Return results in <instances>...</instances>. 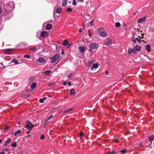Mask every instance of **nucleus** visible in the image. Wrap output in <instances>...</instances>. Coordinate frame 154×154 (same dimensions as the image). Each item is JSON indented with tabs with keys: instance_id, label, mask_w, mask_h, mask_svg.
Listing matches in <instances>:
<instances>
[{
	"instance_id": "1",
	"label": "nucleus",
	"mask_w": 154,
	"mask_h": 154,
	"mask_svg": "<svg viewBox=\"0 0 154 154\" xmlns=\"http://www.w3.org/2000/svg\"><path fill=\"white\" fill-rule=\"evenodd\" d=\"M141 47L138 45H137L136 47H134L132 49L129 48L128 51V54L136 53V51H139L140 50Z\"/></svg>"
},
{
	"instance_id": "2",
	"label": "nucleus",
	"mask_w": 154,
	"mask_h": 154,
	"mask_svg": "<svg viewBox=\"0 0 154 154\" xmlns=\"http://www.w3.org/2000/svg\"><path fill=\"white\" fill-rule=\"evenodd\" d=\"M97 31L99 34L100 36L103 37L106 36L107 33L103 28H100L98 29Z\"/></svg>"
},
{
	"instance_id": "3",
	"label": "nucleus",
	"mask_w": 154,
	"mask_h": 154,
	"mask_svg": "<svg viewBox=\"0 0 154 154\" xmlns=\"http://www.w3.org/2000/svg\"><path fill=\"white\" fill-rule=\"evenodd\" d=\"M26 128L29 129V131H31L33 128L35 127L34 125L29 121L26 122Z\"/></svg>"
},
{
	"instance_id": "4",
	"label": "nucleus",
	"mask_w": 154,
	"mask_h": 154,
	"mask_svg": "<svg viewBox=\"0 0 154 154\" xmlns=\"http://www.w3.org/2000/svg\"><path fill=\"white\" fill-rule=\"evenodd\" d=\"M59 58V55L57 54H56L54 55L53 57H51L50 60H51V62L53 63L58 60Z\"/></svg>"
},
{
	"instance_id": "5",
	"label": "nucleus",
	"mask_w": 154,
	"mask_h": 154,
	"mask_svg": "<svg viewBox=\"0 0 154 154\" xmlns=\"http://www.w3.org/2000/svg\"><path fill=\"white\" fill-rule=\"evenodd\" d=\"M49 33L48 32L45 31H43L41 33V36L43 38H45L49 35Z\"/></svg>"
},
{
	"instance_id": "6",
	"label": "nucleus",
	"mask_w": 154,
	"mask_h": 154,
	"mask_svg": "<svg viewBox=\"0 0 154 154\" xmlns=\"http://www.w3.org/2000/svg\"><path fill=\"white\" fill-rule=\"evenodd\" d=\"M111 40L110 39L108 38L106 39L105 42V44L108 46H110L111 45Z\"/></svg>"
},
{
	"instance_id": "7",
	"label": "nucleus",
	"mask_w": 154,
	"mask_h": 154,
	"mask_svg": "<svg viewBox=\"0 0 154 154\" xmlns=\"http://www.w3.org/2000/svg\"><path fill=\"white\" fill-rule=\"evenodd\" d=\"M146 18L144 16L142 18H140L137 20V22L138 23H140L146 21Z\"/></svg>"
},
{
	"instance_id": "8",
	"label": "nucleus",
	"mask_w": 154,
	"mask_h": 154,
	"mask_svg": "<svg viewBox=\"0 0 154 154\" xmlns=\"http://www.w3.org/2000/svg\"><path fill=\"white\" fill-rule=\"evenodd\" d=\"M98 46V45L97 43H92L90 45L91 48L92 49L96 48Z\"/></svg>"
},
{
	"instance_id": "9",
	"label": "nucleus",
	"mask_w": 154,
	"mask_h": 154,
	"mask_svg": "<svg viewBox=\"0 0 154 154\" xmlns=\"http://www.w3.org/2000/svg\"><path fill=\"white\" fill-rule=\"evenodd\" d=\"M53 27L52 25L51 24H48L46 26V29L47 30H51Z\"/></svg>"
},
{
	"instance_id": "10",
	"label": "nucleus",
	"mask_w": 154,
	"mask_h": 154,
	"mask_svg": "<svg viewBox=\"0 0 154 154\" xmlns=\"http://www.w3.org/2000/svg\"><path fill=\"white\" fill-rule=\"evenodd\" d=\"M80 51L81 53H84L85 50V47L83 46H80L79 48Z\"/></svg>"
},
{
	"instance_id": "11",
	"label": "nucleus",
	"mask_w": 154,
	"mask_h": 154,
	"mask_svg": "<svg viewBox=\"0 0 154 154\" xmlns=\"http://www.w3.org/2000/svg\"><path fill=\"white\" fill-rule=\"evenodd\" d=\"M37 61L39 63H43L45 61V59L43 57H40L37 60Z\"/></svg>"
},
{
	"instance_id": "12",
	"label": "nucleus",
	"mask_w": 154,
	"mask_h": 154,
	"mask_svg": "<svg viewBox=\"0 0 154 154\" xmlns=\"http://www.w3.org/2000/svg\"><path fill=\"white\" fill-rule=\"evenodd\" d=\"M12 49H7L4 50V52L7 54H10Z\"/></svg>"
},
{
	"instance_id": "13",
	"label": "nucleus",
	"mask_w": 154,
	"mask_h": 154,
	"mask_svg": "<svg viewBox=\"0 0 154 154\" xmlns=\"http://www.w3.org/2000/svg\"><path fill=\"white\" fill-rule=\"evenodd\" d=\"M146 49L147 51L148 52L151 51V46L149 44H147L146 45Z\"/></svg>"
},
{
	"instance_id": "14",
	"label": "nucleus",
	"mask_w": 154,
	"mask_h": 154,
	"mask_svg": "<svg viewBox=\"0 0 154 154\" xmlns=\"http://www.w3.org/2000/svg\"><path fill=\"white\" fill-rule=\"evenodd\" d=\"M62 44L63 46H66L69 45V42L67 40L65 39L63 42Z\"/></svg>"
},
{
	"instance_id": "15",
	"label": "nucleus",
	"mask_w": 154,
	"mask_h": 154,
	"mask_svg": "<svg viewBox=\"0 0 154 154\" xmlns=\"http://www.w3.org/2000/svg\"><path fill=\"white\" fill-rule=\"evenodd\" d=\"M98 66V64L97 63H94L92 65V67L91 68V69L92 70L93 68H97Z\"/></svg>"
},
{
	"instance_id": "16",
	"label": "nucleus",
	"mask_w": 154,
	"mask_h": 154,
	"mask_svg": "<svg viewBox=\"0 0 154 154\" xmlns=\"http://www.w3.org/2000/svg\"><path fill=\"white\" fill-rule=\"evenodd\" d=\"M62 11V9L61 8H58L56 9V10L55 11L56 13L57 14H60Z\"/></svg>"
},
{
	"instance_id": "17",
	"label": "nucleus",
	"mask_w": 154,
	"mask_h": 154,
	"mask_svg": "<svg viewBox=\"0 0 154 154\" xmlns=\"http://www.w3.org/2000/svg\"><path fill=\"white\" fill-rule=\"evenodd\" d=\"M51 72V70H47L44 72V74H45L48 76L50 75Z\"/></svg>"
},
{
	"instance_id": "18",
	"label": "nucleus",
	"mask_w": 154,
	"mask_h": 154,
	"mask_svg": "<svg viewBox=\"0 0 154 154\" xmlns=\"http://www.w3.org/2000/svg\"><path fill=\"white\" fill-rule=\"evenodd\" d=\"M154 139V135H152L149 137V140L150 142L152 141Z\"/></svg>"
},
{
	"instance_id": "19",
	"label": "nucleus",
	"mask_w": 154,
	"mask_h": 154,
	"mask_svg": "<svg viewBox=\"0 0 154 154\" xmlns=\"http://www.w3.org/2000/svg\"><path fill=\"white\" fill-rule=\"evenodd\" d=\"M36 86V84L35 83H33L31 86L32 89H34L35 88Z\"/></svg>"
},
{
	"instance_id": "20",
	"label": "nucleus",
	"mask_w": 154,
	"mask_h": 154,
	"mask_svg": "<svg viewBox=\"0 0 154 154\" xmlns=\"http://www.w3.org/2000/svg\"><path fill=\"white\" fill-rule=\"evenodd\" d=\"M67 0H63L62 1V5L64 6H66L67 5Z\"/></svg>"
},
{
	"instance_id": "21",
	"label": "nucleus",
	"mask_w": 154,
	"mask_h": 154,
	"mask_svg": "<svg viewBox=\"0 0 154 154\" xmlns=\"http://www.w3.org/2000/svg\"><path fill=\"white\" fill-rule=\"evenodd\" d=\"M117 152V151H116L115 150H113L112 151H110L107 152L108 154H115V153Z\"/></svg>"
},
{
	"instance_id": "22",
	"label": "nucleus",
	"mask_w": 154,
	"mask_h": 154,
	"mask_svg": "<svg viewBox=\"0 0 154 154\" xmlns=\"http://www.w3.org/2000/svg\"><path fill=\"white\" fill-rule=\"evenodd\" d=\"M75 94V89L74 88L72 89L70 91V94L71 95L74 94Z\"/></svg>"
},
{
	"instance_id": "23",
	"label": "nucleus",
	"mask_w": 154,
	"mask_h": 154,
	"mask_svg": "<svg viewBox=\"0 0 154 154\" xmlns=\"http://www.w3.org/2000/svg\"><path fill=\"white\" fill-rule=\"evenodd\" d=\"M11 139L10 138L8 139L7 141L5 143V146H7L8 144V143L11 141Z\"/></svg>"
},
{
	"instance_id": "24",
	"label": "nucleus",
	"mask_w": 154,
	"mask_h": 154,
	"mask_svg": "<svg viewBox=\"0 0 154 154\" xmlns=\"http://www.w3.org/2000/svg\"><path fill=\"white\" fill-rule=\"evenodd\" d=\"M29 50L32 51H34L37 50V48L36 47H34L33 48H31L29 49Z\"/></svg>"
},
{
	"instance_id": "25",
	"label": "nucleus",
	"mask_w": 154,
	"mask_h": 154,
	"mask_svg": "<svg viewBox=\"0 0 154 154\" xmlns=\"http://www.w3.org/2000/svg\"><path fill=\"white\" fill-rule=\"evenodd\" d=\"M11 146L13 147H16L17 146V143L16 142H14L13 143H11Z\"/></svg>"
},
{
	"instance_id": "26",
	"label": "nucleus",
	"mask_w": 154,
	"mask_h": 154,
	"mask_svg": "<svg viewBox=\"0 0 154 154\" xmlns=\"http://www.w3.org/2000/svg\"><path fill=\"white\" fill-rule=\"evenodd\" d=\"M21 132V131L20 130H18L17 131H16L14 134V135L15 136H16L17 135V134H20Z\"/></svg>"
},
{
	"instance_id": "27",
	"label": "nucleus",
	"mask_w": 154,
	"mask_h": 154,
	"mask_svg": "<svg viewBox=\"0 0 154 154\" xmlns=\"http://www.w3.org/2000/svg\"><path fill=\"white\" fill-rule=\"evenodd\" d=\"M72 109H73V108H71V109H67V110H64L63 111V113H65L69 112V111L72 110Z\"/></svg>"
},
{
	"instance_id": "28",
	"label": "nucleus",
	"mask_w": 154,
	"mask_h": 154,
	"mask_svg": "<svg viewBox=\"0 0 154 154\" xmlns=\"http://www.w3.org/2000/svg\"><path fill=\"white\" fill-rule=\"evenodd\" d=\"M120 23L119 22H117L116 23L115 26L117 27H119L120 26Z\"/></svg>"
},
{
	"instance_id": "29",
	"label": "nucleus",
	"mask_w": 154,
	"mask_h": 154,
	"mask_svg": "<svg viewBox=\"0 0 154 154\" xmlns=\"http://www.w3.org/2000/svg\"><path fill=\"white\" fill-rule=\"evenodd\" d=\"M53 116L52 115H51L47 119L45 120V122H46L48 120H50L53 117Z\"/></svg>"
},
{
	"instance_id": "30",
	"label": "nucleus",
	"mask_w": 154,
	"mask_h": 154,
	"mask_svg": "<svg viewBox=\"0 0 154 154\" xmlns=\"http://www.w3.org/2000/svg\"><path fill=\"white\" fill-rule=\"evenodd\" d=\"M24 57L28 59L30 58V56L28 54H26L24 56Z\"/></svg>"
},
{
	"instance_id": "31",
	"label": "nucleus",
	"mask_w": 154,
	"mask_h": 154,
	"mask_svg": "<svg viewBox=\"0 0 154 154\" xmlns=\"http://www.w3.org/2000/svg\"><path fill=\"white\" fill-rule=\"evenodd\" d=\"M126 149H123L120 151V152L123 154L125 153L126 152Z\"/></svg>"
},
{
	"instance_id": "32",
	"label": "nucleus",
	"mask_w": 154,
	"mask_h": 154,
	"mask_svg": "<svg viewBox=\"0 0 154 154\" xmlns=\"http://www.w3.org/2000/svg\"><path fill=\"white\" fill-rule=\"evenodd\" d=\"M45 138V136L44 135H42L40 137V139L41 140H43Z\"/></svg>"
},
{
	"instance_id": "33",
	"label": "nucleus",
	"mask_w": 154,
	"mask_h": 154,
	"mask_svg": "<svg viewBox=\"0 0 154 154\" xmlns=\"http://www.w3.org/2000/svg\"><path fill=\"white\" fill-rule=\"evenodd\" d=\"M14 60H15L14 59H13L12 60V61L13 62H14V63L15 64H18L19 63L18 62V61H14Z\"/></svg>"
},
{
	"instance_id": "34",
	"label": "nucleus",
	"mask_w": 154,
	"mask_h": 154,
	"mask_svg": "<svg viewBox=\"0 0 154 154\" xmlns=\"http://www.w3.org/2000/svg\"><path fill=\"white\" fill-rule=\"evenodd\" d=\"M67 11L68 12H71L72 11V9L70 8H68L67 9Z\"/></svg>"
},
{
	"instance_id": "35",
	"label": "nucleus",
	"mask_w": 154,
	"mask_h": 154,
	"mask_svg": "<svg viewBox=\"0 0 154 154\" xmlns=\"http://www.w3.org/2000/svg\"><path fill=\"white\" fill-rule=\"evenodd\" d=\"M39 102H40L41 103H43L44 102V100H43V99L42 98L39 100Z\"/></svg>"
},
{
	"instance_id": "36",
	"label": "nucleus",
	"mask_w": 154,
	"mask_h": 154,
	"mask_svg": "<svg viewBox=\"0 0 154 154\" xmlns=\"http://www.w3.org/2000/svg\"><path fill=\"white\" fill-rule=\"evenodd\" d=\"M134 37L133 36L132 39V41L134 43H136V39H134Z\"/></svg>"
},
{
	"instance_id": "37",
	"label": "nucleus",
	"mask_w": 154,
	"mask_h": 154,
	"mask_svg": "<svg viewBox=\"0 0 154 154\" xmlns=\"http://www.w3.org/2000/svg\"><path fill=\"white\" fill-rule=\"evenodd\" d=\"M90 24L92 25V26H93L94 25V22L93 21V20H91L90 22Z\"/></svg>"
},
{
	"instance_id": "38",
	"label": "nucleus",
	"mask_w": 154,
	"mask_h": 154,
	"mask_svg": "<svg viewBox=\"0 0 154 154\" xmlns=\"http://www.w3.org/2000/svg\"><path fill=\"white\" fill-rule=\"evenodd\" d=\"M135 39L140 42H141V40H140V38L139 39L138 38H135Z\"/></svg>"
},
{
	"instance_id": "39",
	"label": "nucleus",
	"mask_w": 154,
	"mask_h": 154,
	"mask_svg": "<svg viewBox=\"0 0 154 154\" xmlns=\"http://www.w3.org/2000/svg\"><path fill=\"white\" fill-rule=\"evenodd\" d=\"M83 133L82 132H81L79 133V136L80 137H82L83 136Z\"/></svg>"
},
{
	"instance_id": "40",
	"label": "nucleus",
	"mask_w": 154,
	"mask_h": 154,
	"mask_svg": "<svg viewBox=\"0 0 154 154\" xmlns=\"http://www.w3.org/2000/svg\"><path fill=\"white\" fill-rule=\"evenodd\" d=\"M72 4L74 5H76V3L75 0H74L73 1Z\"/></svg>"
},
{
	"instance_id": "41",
	"label": "nucleus",
	"mask_w": 154,
	"mask_h": 154,
	"mask_svg": "<svg viewBox=\"0 0 154 154\" xmlns=\"http://www.w3.org/2000/svg\"><path fill=\"white\" fill-rule=\"evenodd\" d=\"M72 75V74L71 73L69 75H68V78H70L71 77V76Z\"/></svg>"
},
{
	"instance_id": "42",
	"label": "nucleus",
	"mask_w": 154,
	"mask_h": 154,
	"mask_svg": "<svg viewBox=\"0 0 154 154\" xmlns=\"http://www.w3.org/2000/svg\"><path fill=\"white\" fill-rule=\"evenodd\" d=\"M88 32L89 33V36H91V33L90 32V31L89 29L88 30Z\"/></svg>"
},
{
	"instance_id": "43",
	"label": "nucleus",
	"mask_w": 154,
	"mask_h": 154,
	"mask_svg": "<svg viewBox=\"0 0 154 154\" xmlns=\"http://www.w3.org/2000/svg\"><path fill=\"white\" fill-rule=\"evenodd\" d=\"M10 128V127L9 126H7L6 127H5V128H4V129L6 130Z\"/></svg>"
},
{
	"instance_id": "44",
	"label": "nucleus",
	"mask_w": 154,
	"mask_h": 154,
	"mask_svg": "<svg viewBox=\"0 0 154 154\" xmlns=\"http://www.w3.org/2000/svg\"><path fill=\"white\" fill-rule=\"evenodd\" d=\"M67 82L66 81H65L63 82V84L64 85H67Z\"/></svg>"
},
{
	"instance_id": "45",
	"label": "nucleus",
	"mask_w": 154,
	"mask_h": 154,
	"mask_svg": "<svg viewBox=\"0 0 154 154\" xmlns=\"http://www.w3.org/2000/svg\"><path fill=\"white\" fill-rule=\"evenodd\" d=\"M62 52L61 53V54H62L63 55L64 54V50H63V49H62Z\"/></svg>"
},
{
	"instance_id": "46",
	"label": "nucleus",
	"mask_w": 154,
	"mask_h": 154,
	"mask_svg": "<svg viewBox=\"0 0 154 154\" xmlns=\"http://www.w3.org/2000/svg\"><path fill=\"white\" fill-rule=\"evenodd\" d=\"M68 85L69 86H71L72 85L71 82H68Z\"/></svg>"
},
{
	"instance_id": "47",
	"label": "nucleus",
	"mask_w": 154,
	"mask_h": 154,
	"mask_svg": "<svg viewBox=\"0 0 154 154\" xmlns=\"http://www.w3.org/2000/svg\"><path fill=\"white\" fill-rule=\"evenodd\" d=\"M82 32V28H80L79 30V32Z\"/></svg>"
},
{
	"instance_id": "48",
	"label": "nucleus",
	"mask_w": 154,
	"mask_h": 154,
	"mask_svg": "<svg viewBox=\"0 0 154 154\" xmlns=\"http://www.w3.org/2000/svg\"><path fill=\"white\" fill-rule=\"evenodd\" d=\"M0 154H5V153L4 152L2 151L0 152Z\"/></svg>"
},
{
	"instance_id": "49",
	"label": "nucleus",
	"mask_w": 154,
	"mask_h": 154,
	"mask_svg": "<svg viewBox=\"0 0 154 154\" xmlns=\"http://www.w3.org/2000/svg\"><path fill=\"white\" fill-rule=\"evenodd\" d=\"M139 38H140V39L141 38H143V36H139Z\"/></svg>"
},
{
	"instance_id": "50",
	"label": "nucleus",
	"mask_w": 154,
	"mask_h": 154,
	"mask_svg": "<svg viewBox=\"0 0 154 154\" xmlns=\"http://www.w3.org/2000/svg\"><path fill=\"white\" fill-rule=\"evenodd\" d=\"M29 96V95H26L24 97L25 98H26L28 97Z\"/></svg>"
},
{
	"instance_id": "51",
	"label": "nucleus",
	"mask_w": 154,
	"mask_h": 154,
	"mask_svg": "<svg viewBox=\"0 0 154 154\" xmlns=\"http://www.w3.org/2000/svg\"><path fill=\"white\" fill-rule=\"evenodd\" d=\"M55 84H50V85H49V86H51L53 85H54Z\"/></svg>"
},
{
	"instance_id": "52",
	"label": "nucleus",
	"mask_w": 154,
	"mask_h": 154,
	"mask_svg": "<svg viewBox=\"0 0 154 154\" xmlns=\"http://www.w3.org/2000/svg\"><path fill=\"white\" fill-rule=\"evenodd\" d=\"M79 1L81 2H83L84 1V0H79Z\"/></svg>"
},
{
	"instance_id": "53",
	"label": "nucleus",
	"mask_w": 154,
	"mask_h": 154,
	"mask_svg": "<svg viewBox=\"0 0 154 154\" xmlns=\"http://www.w3.org/2000/svg\"><path fill=\"white\" fill-rule=\"evenodd\" d=\"M118 140H118V139H115V141H116V142H118Z\"/></svg>"
},
{
	"instance_id": "54",
	"label": "nucleus",
	"mask_w": 154,
	"mask_h": 154,
	"mask_svg": "<svg viewBox=\"0 0 154 154\" xmlns=\"http://www.w3.org/2000/svg\"><path fill=\"white\" fill-rule=\"evenodd\" d=\"M141 42H144L145 43H146V42L144 40H141Z\"/></svg>"
},
{
	"instance_id": "55",
	"label": "nucleus",
	"mask_w": 154,
	"mask_h": 154,
	"mask_svg": "<svg viewBox=\"0 0 154 154\" xmlns=\"http://www.w3.org/2000/svg\"><path fill=\"white\" fill-rule=\"evenodd\" d=\"M105 73L106 74H108V71H106Z\"/></svg>"
},
{
	"instance_id": "56",
	"label": "nucleus",
	"mask_w": 154,
	"mask_h": 154,
	"mask_svg": "<svg viewBox=\"0 0 154 154\" xmlns=\"http://www.w3.org/2000/svg\"><path fill=\"white\" fill-rule=\"evenodd\" d=\"M2 12V9L0 8V14H1Z\"/></svg>"
},
{
	"instance_id": "57",
	"label": "nucleus",
	"mask_w": 154,
	"mask_h": 154,
	"mask_svg": "<svg viewBox=\"0 0 154 154\" xmlns=\"http://www.w3.org/2000/svg\"><path fill=\"white\" fill-rule=\"evenodd\" d=\"M30 135H28L27 136V137H26L27 138H29L30 137Z\"/></svg>"
},
{
	"instance_id": "58",
	"label": "nucleus",
	"mask_w": 154,
	"mask_h": 154,
	"mask_svg": "<svg viewBox=\"0 0 154 154\" xmlns=\"http://www.w3.org/2000/svg\"><path fill=\"white\" fill-rule=\"evenodd\" d=\"M2 139H0V143L2 142Z\"/></svg>"
},
{
	"instance_id": "59",
	"label": "nucleus",
	"mask_w": 154,
	"mask_h": 154,
	"mask_svg": "<svg viewBox=\"0 0 154 154\" xmlns=\"http://www.w3.org/2000/svg\"><path fill=\"white\" fill-rule=\"evenodd\" d=\"M141 35H142V36H143L144 35V34L143 33H141Z\"/></svg>"
},
{
	"instance_id": "60",
	"label": "nucleus",
	"mask_w": 154,
	"mask_h": 154,
	"mask_svg": "<svg viewBox=\"0 0 154 154\" xmlns=\"http://www.w3.org/2000/svg\"><path fill=\"white\" fill-rule=\"evenodd\" d=\"M30 133V131H28V132H26V134H29Z\"/></svg>"
},
{
	"instance_id": "61",
	"label": "nucleus",
	"mask_w": 154,
	"mask_h": 154,
	"mask_svg": "<svg viewBox=\"0 0 154 154\" xmlns=\"http://www.w3.org/2000/svg\"><path fill=\"white\" fill-rule=\"evenodd\" d=\"M42 99H43V100H45L46 99V98L45 97H44V98H43Z\"/></svg>"
},
{
	"instance_id": "62",
	"label": "nucleus",
	"mask_w": 154,
	"mask_h": 154,
	"mask_svg": "<svg viewBox=\"0 0 154 154\" xmlns=\"http://www.w3.org/2000/svg\"><path fill=\"white\" fill-rule=\"evenodd\" d=\"M137 32H140V29H137Z\"/></svg>"
},
{
	"instance_id": "63",
	"label": "nucleus",
	"mask_w": 154,
	"mask_h": 154,
	"mask_svg": "<svg viewBox=\"0 0 154 154\" xmlns=\"http://www.w3.org/2000/svg\"><path fill=\"white\" fill-rule=\"evenodd\" d=\"M83 28H84V23H83Z\"/></svg>"
},
{
	"instance_id": "64",
	"label": "nucleus",
	"mask_w": 154,
	"mask_h": 154,
	"mask_svg": "<svg viewBox=\"0 0 154 154\" xmlns=\"http://www.w3.org/2000/svg\"><path fill=\"white\" fill-rule=\"evenodd\" d=\"M7 6H9V4H8L7 5Z\"/></svg>"
}]
</instances>
